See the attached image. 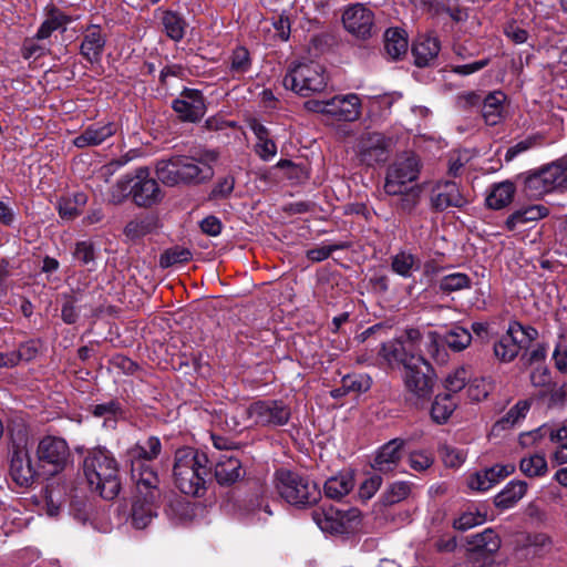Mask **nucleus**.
I'll use <instances>...</instances> for the list:
<instances>
[{"label": "nucleus", "mask_w": 567, "mask_h": 567, "mask_svg": "<svg viewBox=\"0 0 567 567\" xmlns=\"http://www.w3.org/2000/svg\"><path fill=\"white\" fill-rule=\"evenodd\" d=\"M422 346L427 353L434 354L437 351V334L430 331L423 336L419 329H408L403 336L383 342L379 350V358L390 367H404V370L415 363L427 367V361L422 354Z\"/></svg>", "instance_id": "nucleus-1"}, {"label": "nucleus", "mask_w": 567, "mask_h": 567, "mask_svg": "<svg viewBox=\"0 0 567 567\" xmlns=\"http://www.w3.org/2000/svg\"><path fill=\"white\" fill-rule=\"evenodd\" d=\"M84 475L91 489L105 499H113L121 489L118 464L106 449H94L84 458Z\"/></svg>", "instance_id": "nucleus-2"}, {"label": "nucleus", "mask_w": 567, "mask_h": 567, "mask_svg": "<svg viewBox=\"0 0 567 567\" xmlns=\"http://www.w3.org/2000/svg\"><path fill=\"white\" fill-rule=\"evenodd\" d=\"M208 458L203 452L192 447L176 451L173 475L179 491L186 495L199 496L205 491L208 475Z\"/></svg>", "instance_id": "nucleus-3"}, {"label": "nucleus", "mask_w": 567, "mask_h": 567, "mask_svg": "<svg viewBox=\"0 0 567 567\" xmlns=\"http://www.w3.org/2000/svg\"><path fill=\"white\" fill-rule=\"evenodd\" d=\"M290 408L280 400H259L247 406H236L230 420L234 429L250 426L278 427L288 424Z\"/></svg>", "instance_id": "nucleus-4"}, {"label": "nucleus", "mask_w": 567, "mask_h": 567, "mask_svg": "<svg viewBox=\"0 0 567 567\" xmlns=\"http://www.w3.org/2000/svg\"><path fill=\"white\" fill-rule=\"evenodd\" d=\"M276 489L282 499L296 507L311 506L321 497L315 482L286 470L276 473Z\"/></svg>", "instance_id": "nucleus-5"}, {"label": "nucleus", "mask_w": 567, "mask_h": 567, "mask_svg": "<svg viewBox=\"0 0 567 567\" xmlns=\"http://www.w3.org/2000/svg\"><path fill=\"white\" fill-rule=\"evenodd\" d=\"M525 189L534 197L567 192V156L529 174L525 179Z\"/></svg>", "instance_id": "nucleus-6"}, {"label": "nucleus", "mask_w": 567, "mask_h": 567, "mask_svg": "<svg viewBox=\"0 0 567 567\" xmlns=\"http://www.w3.org/2000/svg\"><path fill=\"white\" fill-rule=\"evenodd\" d=\"M282 84L301 96L322 92L328 84L324 69L315 62L297 63L289 68Z\"/></svg>", "instance_id": "nucleus-7"}, {"label": "nucleus", "mask_w": 567, "mask_h": 567, "mask_svg": "<svg viewBox=\"0 0 567 567\" xmlns=\"http://www.w3.org/2000/svg\"><path fill=\"white\" fill-rule=\"evenodd\" d=\"M431 365H421L415 363L404 370L403 382L405 389V401L415 406L421 408L429 402L433 394L434 380L430 374Z\"/></svg>", "instance_id": "nucleus-8"}, {"label": "nucleus", "mask_w": 567, "mask_h": 567, "mask_svg": "<svg viewBox=\"0 0 567 567\" xmlns=\"http://www.w3.org/2000/svg\"><path fill=\"white\" fill-rule=\"evenodd\" d=\"M312 519L322 532L342 534L357 528L361 513L357 508L341 511L333 506L319 507L312 512Z\"/></svg>", "instance_id": "nucleus-9"}, {"label": "nucleus", "mask_w": 567, "mask_h": 567, "mask_svg": "<svg viewBox=\"0 0 567 567\" xmlns=\"http://www.w3.org/2000/svg\"><path fill=\"white\" fill-rule=\"evenodd\" d=\"M343 28L354 38L368 40L377 33L374 12L363 3H353L342 11Z\"/></svg>", "instance_id": "nucleus-10"}, {"label": "nucleus", "mask_w": 567, "mask_h": 567, "mask_svg": "<svg viewBox=\"0 0 567 567\" xmlns=\"http://www.w3.org/2000/svg\"><path fill=\"white\" fill-rule=\"evenodd\" d=\"M420 173V163L414 155L399 157L386 173L384 190L389 195L403 193L408 184L416 181Z\"/></svg>", "instance_id": "nucleus-11"}, {"label": "nucleus", "mask_w": 567, "mask_h": 567, "mask_svg": "<svg viewBox=\"0 0 567 567\" xmlns=\"http://www.w3.org/2000/svg\"><path fill=\"white\" fill-rule=\"evenodd\" d=\"M355 152L359 159L367 165L385 162L389 152V141L381 133H363L357 143Z\"/></svg>", "instance_id": "nucleus-12"}, {"label": "nucleus", "mask_w": 567, "mask_h": 567, "mask_svg": "<svg viewBox=\"0 0 567 567\" xmlns=\"http://www.w3.org/2000/svg\"><path fill=\"white\" fill-rule=\"evenodd\" d=\"M39 462L43 465H51L52 473L61 471L70 455L68 443L56 436L43 437L37 447Z\"/></svg>", "instance_id": "nucleus-13"}, {"label": "nucleus", "mask_w": 567, "mask_h": 567, "mask_svg": "<svg viewBox=\"0 0 567 567\" xmlns=\"http://www.w3.org/2000/svg\"><path fill=\"white\" fill-rule=\"evenodd\" d=\"M163 193L154 178L150 177L146 167L136 169L133 176V200L140 207H151L159 203Z\"/></svg>", "instance_id": "nucleus-14"}, {"label": "nucleus", "mask_w": 567, "mask_h": 567, "mask_svg": "<svg viewBox=\"0 0 567 567\" xmlns=\"http://www.w3.org/2000/svg\"><path fill=\"white\" fill-rule=\"evenodd\" d=\"M215 151H204L197 156H185L184 168L188 185H198L209 181L214 176L213 164L217 161Z\"/></svg>", "instance_id": "nucleus-15"}, {"label": "nucleus", "mask_w": 567, "mask_h": 567, "mask_svg": "<svg viewBox=\"0 0 567 567\" xmlns=\"http://www.w3.org/2000/svg\"><path fill=\"white\" fill-rule=\"evenodd\" d=\"M173 110L186 122H198L206 112V105L200 91L185 89L173 102Z\"/></svg>", "instance_id": "nucleus-16"}, {"label": "nucleus", "mask_w": 567, "mask_h": 567, "mask_svg": "<svg viewBox=\"0 0 567 567\" xmlns=\"http://www.w3.org/2000/svg\"><path fill=\"white\" fill-rule=\"evenodd\" d=\"M131 478L135 484L134 494L146 495L152 498H161L159 477L152 465L136 463L131 465Z\"/></svg>", "instance_id": "nucleus-17"}, {"label": "nucleus", "mask_w": 567, "mask_h": 567, "mask_svg": "<svg viewBox=\"0 0 567 567\" xmlns=\"http://www.w3.org/2000/svg\"><path fill=\"white\" fill-rule=\"evenodd\" d=\"M329 117L339 122H354L361 116V100L358 94L349 93L329 99Z\"/></svg>", "instance_id": "nucleus-18"}, {"label": "nucleus", "mask_w": 567, "mask_h": 567, "mask_svg": "<svg viewBox=\"0 0 567 567\" xmlns=\"http://www.w3.org/2000/svg\"><path fill=\"white\" fill-rule=\"evenodd\" d=\"M404 445L405 441L402 439H393L383 444L375 453L372 468L383 474L394 472L400 465Z\"/></svg>", "instance_id": "nucleus-19"}, {"label": "nucleus", "mask_w": 567, "mask_h": 567, "mask_svg": "<svg viewBox=\"0 0 567 567\" xmlns=\"http://www.w3.org/2000/svg\"><path fill=\"white\" fill-rule=\"evenodd\" d=\"M515 471L512 464H496L492 467L473 473L467 478V486L475 492H486Z\"/></svg>", "instance_id": "nucleus-20"}, {"label": "nucleus", "mask_w": 567, "mask_h": 567, "mask_svg": "<svg viewBox=\"0 0 567 567\" xmlns=\"http://www.w3.org/2000/svg\"><path fill=\"white\" fill-rule=\"evenodd\" d=\"M516 323H509L506 332L501 336L493 344V354L501 363L513 362L525 348L523 339L515 338Z\"/></svg>", "instance_id": "nucleus-21"}, {"label": "nucleus", "mask_w": 567, "mask_h": 567, "mask_svg": "<svg viewBox=\"0 0 567 567\" xmlns=\"http://www.w3.org/2000/svg\"><path fill=\"white\" fill-rule=\"evenodd\" d=\"M10 475L19 486H29L37 476V470L31 463L29 451L25 447L14 449L11 463Z\"/></svg>", "instance_id": "nucleus-22"}, {"label": "nucleus", "mask_w": 567, "mask_h": 567, "mask_svg": "<svg viewBox=\"0 0 567 567\" xmlns=\"http://www.w3.org/2000/svg\"><path fill=\"white\" fill-rule=\"evenodd\" d=\"M185 156H173L156 163V177L166 186L188 185L184 168Z\"/></svg>", "instance_id": "nucleus-23"}, {"label": "nucleus", "mask_w": 567, "mask_h": 567, "mask_svg": "<svg viewBox=\"0 0 567 567\" xmlns=\"http://www.w3.org/2000/svg\"><path fill=\"white\" fill-rule=\"evenodd\" d=\"M542 440H548L550 443H566L567 440V421L563 423L543 424L538 429L520 435V444L530 446L537 444Z\"/></svg>", "instance_id": "nucleus-24"}, {"label": "nucleus", "mask_w": 567, "mask_h": 567, "mask_svg": "<svg viewBox=\"0 0 567 567\" xmlns=\"http://www.w3.org/2000/svg\"><path fill=\"white\" fill-rule=\"evenodd\" d=\"M161 498H150L146 495H133L131 524L137 528L143 529L148 526L153 518L157 515Z\"/></svg>", "instance_id": "nucleus-25"}, {"label": "nucleus", "mask_w": 567, "mask_h": 567, "mask_svg": "<svg viewBox=\"0 0 567 567\" xmlns=\"http://www.w3.org/2000/svg\"><path fill=\"white\" fill-rule=\"evenodd\" d=\"M432 205L439 210L449 207H462L467 204V199L461 193L455 182H444L439 184L433 190Z\"/></svg>", "instance_id": "nucleus-26"}, {"label": "nucleus", "mask_w": 567, "mask_h": 567, "mask_svg": "<svg viewBox=\"0 0 567 567\" xmlns=\"http://www.w3.org/2000/svg\"><path fill=\"white\" fill-rule=\"evenodd\" d=\"M468 545L471 546L468 553L473 554L474 559L476 557L494 559L493 555L499 549L501 539L493 529L487 528L483 533L471 536Z\"/></svg>", "instance_id": "nucleus-27"}, {"label": "nucleus", "mask_w": 567, "mask_h": 567, "mask_svg": "<svg viewBox=\"0 0 567 567\" xmlns=\"http://www.w3.org/2000/svg\"><path fill=\"white\" fill-rule=\"evenodd\" d=\"M214 474L219 485H231L244 476L241 462L233 455L223 454L215 464Z\"/></svg>", "instance_id": "nucleus-28"}, {"label": "nucleus", "mask_w": 567, "mask_h": 567, "mask_svg": "<svg viewBox=\"0 0 567 567\" xmlns=\"http://www.w3.org/2000/svg\"><path fill=\"white\" fill-rule=\"evenodd\" d=\"M162 444L158 437L150 436L144 442H138L128 449L126 456L131 465L137 462L144 465H152V461L161 454Z\"/></svg>", "instance_id": "nucleus-29"}, {"label": "nucleus", "mask_w": 567, "mask_h": 567, "mask_svg": "<svg viewBox=\"0 0 567 567\" xmlns=\"http://www.w3.org/2000/svg\"><path fill=\"white\" fill-rule=\"evenodd\" d=\"M116 133L114 123L93 124L86 127L80 135L73 140V144L79 148L97 146Z\"/></svg>", "instance_id": "nucleus-30"}, {"label": "nucleus", "mask_w": 567, "mask_h": 567, "mask_svg": "<svg viewBox=\"0 0 567 567\" xmlns=\"http://www.w3.org/2000/svg\"><path fill=\"white\" fill-rule=\"evenodd\" d=\"M105 43L106 38L102 33L100 27L91 25L84 33L80 48L81 54L90 62H97L102 56Z\"/></svg>", "instance_id": "nucleus-31"}, {"label": "nucleus", "mask_w": 567, "mask_h": 567, "mask_svg": "<svg viewBox=\"0 0 567 567\" xmlns=\"http://www.w3.org/2000/svg\"><path fill=\"white\" fill-rule=\"evenodd\" d=\"M440 42L436 38L430 35H421L416 39L412 47V53L417 66L429 65L440 52Z\"/></svg>", "instance_id": "nucleus-32"}, {"label": "nucleus", "mask_w": 567, "mask_h": 567, "mask_svg": "<svg viewBox=\"0 0 567 567\" xmlns=\"http://www.w3.org/2000/svg\"><path fill=\"white\" fill-rule=\"evenodd\" d=\"M91 413L94 417L102 419L103 426L107 430L115 429L118 420L124 417L123 408L116 400L92 405Z\"/></svg>", "instance_id": "nucleus-33"}, {"label": "nucleus", "mask_w": 567, "mask_h": 567, "mask_svg": "<svg viewBox=\"0 0 567 567\" xmlns=\"http://www.w3.org/2000/svg\"><path fill=\"white\" fill-rule=\"evenodd\" d=\"M506 95L501 91L488 93L483 99L482 114L488 125H496L503 118Z\"/></svg>", "instance_id": "nucleus-34"}, {"label": "nucleus", "mask_w": 567, "mask_h": 567, "mask_svg": "<svg viewBox=\"0 0 567 567\" xmlns=\"http://www.w3.org/2000/svg\"><path fill=\"white\" fill-rule=\"evenodd\" d=\"M548 215V208L543 205H532L514 212L506 219V227L514 230L532 221H537Z\"/></svg>", "instance_id": "nucleus-35"}, {"label": "nucleus", "mask_w": 567, "mask_h": 567, "mask_svg": "<svg viewBox=\"0 0 567 567\" xmlns=\"http://www.w3.org/2000/svg\"><path fill=\"white\" fill-rule=\"evenodd\" d=\"M409 42L404 30L390 28L384 33V50L386 54L398 60L408 52Z\"/></svg>", "instance_id": "nucleus-36"}, {"label": "nucleus", "mask_w": 567, "mask_h": 567, "mask_svg": "<svg viewBox=\"0 0 567 567\" xmlns=\"http://www.w3.org/2000/svg\"><path fill=\"white\" fill-rule=\"evenodd\" d=\"M353 486V476L349 473H340L326 481L323 491L328 498L341 499L352 491Z\"/></svg>", "instance_id": "nucleus-37"}, {"label": "nucleus", "mask_w": 567, "mask_h": 567, "mask_svg": "<svg viewBox=\"0 0 567 567\" xmlns=\"http://www.w3.org/2000/svg\"><path fill=\"white\" fill-rule=\"evenodd\" d=\"M527 484L523 481L509 482L496 496L495 505L506 509L513 507L526 494Z\"/></svg>", "instance_id": "nucleus-38"}, {"label": "nucleus", "mask_w": 567, "mask_h": 567, "mask_svg": "<svg viewBox=\"0 0 567 567\" xmlns=\"http://www.w3.org/2000/svg\"><path fill=\"white\" fill-rule=\"evenodd\" d=\"M251 130L257 137V143L255 145V151H256L257 155L262 161H266V162L272 159L277 154V145L269 137V132H268L267 127L260 123L255 122L251 125Z\"/></svg>", "instance_id": "nucleus-39"}, {"label": "nucleus", "mask_w": 567, "mask_h": 567, "mask_svg": "<svg viewBox=\"0 0 567 567\" xmlns=\"http://www.w3.org/2000/svg\"><path fill=\"white\" fill-rule=\"evenodd\" d=\"M457 404L458 402L453 394H437L431 408L432 420L437 424L445 423L457 408Z\"/></svg>", "instance_id": "nucleus-40"}, {"label": "nucleus", "mask_w": 567, "mask_h": 567, "mask_svg": "<svg viewBox=\"0 0 567 567\" xmlns=\"http://www.w3.org/2000/svg\"><path fill=\"white\" fill-rule=\"evenodd\" d=\"M514 194L515 185L512 182L495 184L486 197V204L489 208L502 209L512 203Z\"/></svg>", "instance_id": "nucleus-41"}, {"label": "nucleus", "mask_w": 567, "mask_h": 567, "mask_svg": "<svg viewBox=\"0 0 567 567\" xmlns=\"http://www.w3.org/2000/svg\"><path fill=\"white\" fill-rule=\"evenodd\" d=\"M421 267V260L410 251L402 250L391 258V269L403 278L412 277Z\"/></svg>", "instance_id": "nucleus-42"}, {"label": "nucleus", "mask_w": 567, "mask_h": 567, "mask_svg": "<svg viewBox=\"0 0 567 567\" xmlns=\"http://www.w3.org/2000/svg\"><path fill=\"white\" fill-rule=\"evenodd\" d=\"M529 406L530 405L527 401H518L503 417L496 422L494 427L506 430L515 426L525 419L527 412L529 411Z\"/></svg>", "instance_id": "nucleus-43"}, {"label": "nucleus", "mask_w": 567, "mask_h": 567, "mask_svg": "<svg viewBox=\"0 0 567 567\" xmlns=\"http://www.w3.org/2000/svg\"><path fill=\"white\" fill-rule=\"evenodd\" d=\"M251 68L249 52L244 47L236 48L230 56L229 72L233 78H240Z\"/></svg>", "instance_id": "nucleus-44"}, {"label": "nucleus", "mask_w": 567, "mask_h": 567, "mask_svg": "<svg viewBox=\"0 0 567 567\" xmlns=\"http://www.w3.org/2000/svg\"><path fill=\"white\" fill-rule=\"evenodd\" d=\"M472 341L471 332L462 327H453L444 336V342L454 351L466 349Z\"/></svg>", "instance_id": "nucleus-45"}, {"label": "nucleus", "mask_w": 567, "mask_h": 567, "mask_svg": "<svg viewBox=\"0 0 567 567\" xmlns=\"http://www.w3.org/2000/svg\"><path fill=\"white\" fill-rule=\"evenodd\" d=\"M520 471L529 476H543L547 473V461L544 455L534 454L528 457H524L519 464Z\"/></svg>", "instance_id": "nucleus-46"}, {"label": "nucleus", "mask_w": 567, "mask_h": 567, "mask_svg": "<svg viewBox=\"0 0 567 567\" xmlns=\"http://www.w3.org/2000/svg\"><path fill=\"white\" fill-rule=\"evenodd\" d=\"M130 195L133 196V177L125 175L111 187L109 200L115 205L122 204Z\"/></svg>", "instance_id": "nucleus-47"}, {"label": "nucleus", "mask_w": 567, "mask_h": 567, "mask_svg": "<svg viewBox=\"0 0 567 567\" xmlns=\"http://www.w3.org/2000/svg\"><path fill=\"white\" fill-rule=\"evenodd\" d=\"M68 22L69 19L66 16L56 10H52L50 17L40 25L35 38L38 40L47 39L53 31L64 27Z\"/></svg>", "instance_id": "nucleus-48"}, {"label": "nucleus", "mask_w": 567, "mask_h": 567, "mask_svg": "<svg viewBox=\"0 0 567 567\" xmlns=\"http://www.w3.org/2000/svg\"><path fill=\"white\" fill-rule=\"evenodd\" d=\"M163 25L166 34L174 41H179L185 34L184 20L174 12H165L163 16Z\"/></svg>", "instance_id": "nucleus-49"}, {"label": "nucleus", "mask_w": 567, "mask_h": 567, "mask_svg": "<svg viewBox=\"0 0 567 567\" xmlns=\"http://www.w3.org/2000/svg\"><path fill=\"white\" fill-rule=\"evenodd\" d=\"M192 259V252L184 247H173L165 250L161 258L159 265L163 268H168L175 265L185 264Z\"/></svg>", "instance_id": "nucleus-50"}, {"label": "nucleus", "mask_w": 567, "mask_h": 567, "mask_svg": "<svg viewBox=\"0 0 567 567\" xmlns=\"http://www.w3.org/2000/svg\"><path fill=\"white\" fill-rule=\"evenodd\" d=\"M411 493V484L404 481L392 483L383 493V502L386 505H392L405 499Z\"/></svg>", "instance_id": "nucleus-51"}, {"label": "nucleus", "mask_w": 567, "mask_h": 567, "mask_svg": "<svg viewBox=\"0 0 567 567\" xmlns=\"http://www.w3.org/2000/svg\"><path fill=\"white\" fill-rule=\"evenodd\" d=\"M440 289L445 292L457 291L470 288L471 279L466 274L453 272L440 280Z\"/></svg>", "instance_id": "nucleus-52"}, {"label": "nucleus", "mask_w": 567, "mask_h": 567, "mask_svg": "<svg viewBox=\"0 0 567 567\" xmlns=\"http://www.w3.org/2000/svg\"><path fill=\"white\" fill-rule=\"evenodd\" d=\"M470 373L464 367L456 368L445 378V389L456 393L467 385Z\"/></svg>", "instance_id": "nucleus-53"}, {"label": "nucleus", "mask_w": 567, "mask_h": 567, "mask_svg": "<svg viewBox=\"0 0 567 567\" xmlns=\"http://www.w3.org/2000/svg\"><path fill=\"white\" fill-rule=\"evenodd\" d=\"M420 194L421 188L419 186L405 187L403 193L399 194L401 197L396 206L405 213H411L420 202Z\"/></svg>", "instance_id": "nucleus-54"}, {"label": "nucleus", "mask_w": 567, "mask_h": 567, "mask_svg": "<svg viewBox=\"0 0 567 567\" xmlns=\"http://www.w3.org/2000/svg\"><path fill=\"white\" fill-rule=\"evenodd\" d=\"M150 224L145 219H133L124 227V235L131 241H136L150 233Z\"/></svg>", "instance_id": "nucleus-55"}, {"label": "nucleus", "mask_w": 567, "mask_h": 567, "mask_svg": "<svg viewBox=\"0 0 567 567\" xmlns=\"http://www.w3.org/2000/svg\"><path fill=\"white\" fill-rule=\"evenodd\" d=\"M342 383L349 392H367L372 385V379L367 374L347 375Z\"/></svg>", "instance_id": "nucleus-56"}, {"label": "nucleus", "mask_w": 567, "mask_h": 567, "mask_svg": "<svg viewBox=\"0 0 567 567\" xmlns=\"http://www.w3.org/2000/svg\"><path fill=\"white\" fill-rule=\"evenodd\" d=\"M434 457L426 451H413L409 455V465L416 472H424L432 466Z\"/></svg>", "instance_id": "nucleus-57"}, {"label": "nucleus", "mask_w": 567, "mask_h": 567, "mask_svg": "<svg viewBox=\"0 0 567 567\" xmlns=\"http://www.w3.org/2000/svg\"><path fill=\"white\" fill-rule=\"evenodd\" d=\"M491 391V383L485 379H475L467 383L466 393L472 401L485 399Z\"/></svg>", "instance_id": "nucleus-58"}, {"label": "nucleus", "mask_w": 567, "mask_h": 567, "mask_svg": "<svg viewBox=\"0 0 567 567\" xmlns=\"http://www.w3.org/2000/svg\"><path fill=\"white\" fill-rule=\"evenodd\" d=\"M382 485V477L378 474H373L364 480L359 487V497L362 501H369L380 489Z\"/></svg>", "instance_id": "nucleus-59"}, {"label": "nucleus", "mask_w": 567, "mask_h": 567, "mask_svg": "<svg viewBox=\"0 0 567 567\" xmlns=\"http://www.w3.org/2000/svg\"><path fill=\"white\" fill-rule=\"evenodd\" d=\"M441 457L446 466L458 467L464 463L466 455L462 450L444 445L441 449Z\"/></svg>", "instance_id": "nucleus-60"}, {"label": "nucleus", "mask_w": 567, "mask_h": 567, "mask_svg": "<svg viewBox=\"0 0 567 567\" xmlns=\"http://www.w3.org/2000/svg\"><path fill=\"white\" fill-rule=\"evenodd\" d=\"M553 360L559 372L567 373V340L564 338L557 341L553 351Z\"/></svg>", "instance_id": "nucleus-61"}, {"label": "nucleus", "mask_w": 567, "mask_h": 567, "mask_svg": "<svg viewBox=\"0 0 567 567\" xmlns=\"http://www.w3.org/2000/svg\"><path fill=\"white\" fill-rule=\"evenodd\" d=\"M74 257L84 266L94 264L95 254L93 245L89 241L78 243L74 250Z\"/></svg>", "instance_id": "nucleus-62"}, {"label": "nucleus", "mask_w": 567, "mask_h": 567, "mask_svg": "<svg viewBox=\"0 0 567 567\" xmlns=\"http://www.w3.org/2000/svg\"><path fill=\"white\" fill-rule=\"evenodd\" d=\"M484 522V516L478 513H464L454 520V527L460 530L470 529Z\"/></svg>", "instance_id": "nucleus-63"}, {"label": "nucleus", "mask_w": 567, "mask_h": 567, "mask_svg": "<svg viewBox=\"0 0 567 567\" xmlns=\"http://www.w3.org/2000/svg\"><path fill=\"white\" fill-rule=\"evenodd\" d=\"M342 248L339 245H321L316 248L307 250V258L311 261H322L326 260L334 250Z\"/></svg>", "instance_id": "nucleus-64"}]
</instances>
